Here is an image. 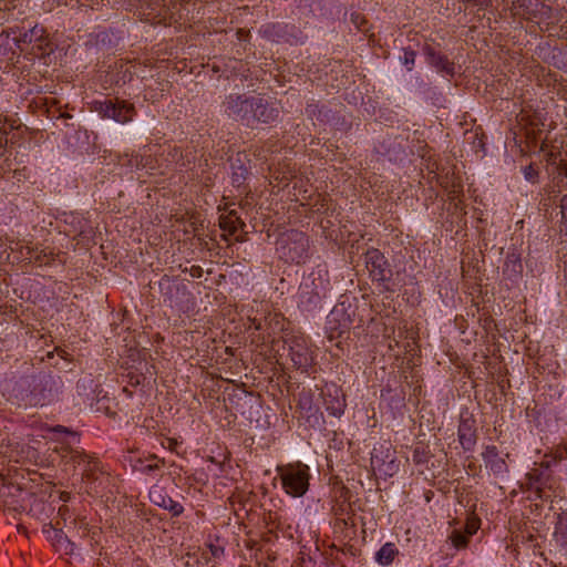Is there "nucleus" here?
Listing matches in <instances>:
<instances>
[{"mask_svg": "<svg viewBox=\"0 0 567 567\" xmlns=\"http://www.w3.org/2000/svg\"><path fill=\"white\" fill-rule=\"evenodd\" d=\"M63 382L60 377L40 373L11 377L0 383L2 395L19 408L44 406L60 399Z\"/></svg>", "mask_w": 567, "mask_h": 567, "instance_id": "f257e3e1", "label": "nucleus"}, {"mask_svg": "<svg viewBox=\"0 0 567 567\" xmlns=\"http://www.w3.org/2000/svg\"><path fill=\"white\" fill-rule=\"evenodd\" d=\"M277 476L286 494L291 497H301L309 488V467L300 462L277 466Z\"/></svg>", "mask_w": 567, "mask_h": 567, "instance_id": "f03ea898", "label": "nucleus"}, {"mask_svg": "<svg viewBox=\"0 0 567 567\" xmlns=\"http://www.w3.org/2000/svg\"><path fill=\"white\" fill-rule=\"evenodd\" d=\"M277 252L287 262L302 264L309 257V239L299 230H289L277 241Z\"/></svg>", "mask_w": 567, "mask_h": 567, "instance_id": "7ed1b4c3", "label": "nucleus"}, {"mask_svg": "<svg viewBox=\"0 0 567 567\" xmlns=\"http://www.w3.org/2000/svg\"><path fill=\"white\" fill-rule=\"evenodd\" d=\"M285 344L288 347L292 365L301 372H308L316 360L309 339L302 333H293L287 336Z\"/></svg>", "mask_w": 567, "mask_h": 567, "instance_id": "20e7f679", "label": "nucleus"}, {"mask_svg": "<svg viewBox=\"0 0 567 567\" xmlns=\"http://www.w3.org/2000/svg\"><path fill=\"white\" fill-rule=\"evenodd\" d=\"M256 95L248 94H229L223 102L224 113L236 122L243 125L250 126L252 118V109L255 105Z\"/></svg>", "mask_w": 567, "mask_h": 567, "instance_id": "39448f33", "label": "nucleus"}, {"mask_svg": "<svg viewBox=\"0 0 567 567\" xmlns=\"http://www.w3.org/2000/svg\"><path fill=\"white\" fill-rule=\"evenodd\" d=\"M92 106L102 118H111L120 124L131 122L135 115L134 105L120 99L94 101Z\"/></svg>", "mask_w": 567, "mask_h": 567, "instance_id": "423d86ee", "label": "nucleus"}, {"mask_svg": "<svg viewBox=\"0 0 567 567\" xmlns=\"http://www.w3.org/2000/svg\"><path fill=\"white\" fill-rule=\"evenodd\" d=\"M329 282L321 276L313 277L311 282L306 280L300 286V302L306 309H312L326 298Z\"/></svg>", "mask_w": 567, "mask_h": 567, "instance_id": "0eeeda50", "label": "nucleus"}, {"mask_svg": "<svg viewBox=\"0 0 567 567\" xmlns=\"http://www.w3.org/2000/svg\"><path fill=\"white\" fill-rule=\"evenodd\" d=\"M279 114L280 107L276 101L256 95L249 127H254L259 123L270 124L279 117Z\"/></svg>", "mask_w": 567, "mask_h": 567, "instance_id": "6e6552de", "label": "nucleus"}, {"mask_svg": "<svg viewBox=\"0 0 567 567\" xmlns=\"http://www.w3.org/2000/svg\"><path fill=\"white\" fill-rule=\"evenodd\" d=\"M27 496H31L27 491H23L19 485L8 482L0 475V498L4 505L18 511L24 508V501Z\"/></svg>", "mask_w": 567, "mask_h": 567, "instance_id": "1a4fd4ad", "label": "nucleus"}, {"mask_svg": "<svg viewBox=\"0 0 567 567\" xmlns=\"http://www.w3.org/2000/svg\"><path fill=\"white\" fill-rule=\"evenodd\" d=\"M51 432L56 435L55 441L56 444L52 449V451L61 457L63 462L66 460L70 454V451H74V445L80 443V437L76 433L71 432L64 426L58 425L51 430Z\"/></svg>", "mask_w": 567, "mask_h": 567, "instance_id": "9d476101", "label": "nucleus"}, {"mask_svg": "<svg viewBox=\"0 0 567 567\" xmlns=\"http://www.w3.org/2000/svg\"><path fill=\"white\" fill-rule=\"evenodd\" d=\"M367 269L373 280L386 281L391 276L388 261L378 249L368 250L364 257Z\"/></svg>", "mask_w": 567, "mask_h": 567, "instance_id": "9b49d317", "label": "nucleus"}, {"mask_svg": "<svg viewBox=\"0 0 567 567\" xmlns=\"http://www.w3.org/2000/svg\"><path fill=\"white\" fill-rule=\"evenodd\" d=\"M150 499L156 506L167 509L173 516H179L184 511V507L181 503L172 499L158 486H154L151 488Z\"/></svg>", "mask_w": 567, "mask_h": 567, "instance_id": "f8f14e48", "label": "nucleus"}, {"mask_svg": "<svg viewBox=\"0 0 567 567\" xmlns=\"http://www.w3.org/2000/svg\"><path fill=\"white\" fill-rule=\"evenodd\" d=\"M482 457L485 466L495 475H502L507 472V464L499 455L498 449L495 445H487L482 453Z\"/></svg>", "mask_w": 567, "mask_h": 567, "instance_id": "ddd939ff", "label": "nucleus"}, {"mask_svg": "<svg viewBox=\"0 0 567 567\" xmlns=\"http://www.w3.org/2000/svg\"><path fill=\"white\" fill-rule=\"evenodd\" d=\"M45 30L41 25H34L33 28L19 32L13 37L14 43L20 47L21 43H38L39 49H43L47 45Z\"/></svg>", "mask_w": 567, "mask_h": 567, "instance_id": "4468645a", "label": "nucleus"}, {"mask_svg": "<svg viewBox=\"0 0 567 567\" xmlns=\"http://www.w3.org/2000/svg\"><path fill=\"white\" fill-rule=\"evenodd\" d=\"M474 421L472 420H462L458 425V441L462 447L466 451L473 449L476 442L475 430L473 427Z\"/></svg>", "mask_w": 567, "mask_h": 567, "instance_id": "2eb2a0df", "label": "nucleus"}, {"mask_svg": "<svg viewBox=\"0 0 567 567\" xmlns=\"http://www.w3.org/2000/svg\"><path fill=\"white\" fill-rule=\"evenodd\" d=\"M102 475L103 472L101 470L100 462L95 458L89 457L83 463L82 478L87 483L94 484Z\"/></svg>", "mask_w": 567, "mask_h": 567, "instance_id": "dca6fc26", "label": "nucleus"}, {"mask_svg": "<svg viewBox=\"0 0 567 567\" xmlns=\"http://www.w3.org/2000/svg\"><path fill=\"white\" fill-rule=\"evenodd\" d=\"M245 224L234 210L219 217V227L223 230L228 231L230 235H234L239 228H243Z\"/></svg>", "mask_w": 567, "mask_h": 567, "instance_id": "f3484780", "label": "nucleus"}, {"mask_svg": "<svg viewBox=\"0 0 567 567\" xmlns=\"http://www.w3.org/2000/svg\"><path fill=\"white\" fill-rule=\"evenodd\" d=\"M398 548L393 543H385L377 551L375 560L382 566H388L394 560V557L398 555Z\"/></svg>", "mask_w": 567, "mask_h": 567, "instance_id": "a211bd4d", "label": "nucleus"}, {"mask_svg": "<svg viewBox=\"0 0 567 567\" xmlns=\"http://www.w3.org/2000/svg\"><path fill=\"white\" fill-rule=\"evenodd\" d=\"M554 536L561 546H567V516H560L556 523Z\"/></svg>", "mask_w": 567, "mask_h": 567, "instance_id": "6ab92c4d", "label": "nucleus"}, {"mask_svg": "<svg viewBox=\"0 0 567 567\" xmlns=\"http://www.w3.org/2000/svg\"><path fill=\"white\" fill-rule=\"evenodd\" d=\"M567 455V444H558L556 447H554L549 454H546V457H549L548 461H546V467H549L553 463H558L563 460H565Z\"/></svg>", "mask_w": 567, "mask_h": 567, "instance_id": "aec40b11", "label": "nucleus"}, {"mask_svg": "<svg viewBox=\"0 0 567 567\" xmlns=\"http://www.w3.org/2000/svg\"><path fill=\"white\" fill-rule=\"evenodd\" d=\"M468 538L470 537L465 533L460 530H453L450 536V539L456 549L465 548L467 546Z\"/></svg>", "mask_w": 567, "mask_h": 567, "instance_id": "412c9836", "label": "nucleus"}, {"mask_svg": "<svg viewBox=\"0 0 567 567\" xmlns=\"http://www.w3.org/2000/svg\"><path fill=\"white\" fill-rule=\"evenodd\" d=\"M70 456L64 460L65 464L72 463L78 465H83V463L90 457L83 451L75 449L74 451L69 452Z\"/></svg>", "mask_w": 567, "mask_h": 567, "instance_id": "4be33fe9", "label": "nucleus"}, {"mask_svg": "<svg viewBox=\"0 0 567 567\" xmlns=\"http://www.w3.org/2000/svg\"><path fill=\"white\" fill-rule=\"evenodd\" d=\"M208 551H209V556H208V553H204V557L206 560H210L212 558L218 559L219 557L223 556L224 548L218 545L209 544Z\"/></svg>", "mask_w": 567, "mask_h": 567, "instance_id": "5701e85b", "label": "nucleus"}, {"mask_svg": "<svg viewBox=\"0 0 567 567\" xmlns=\"http://www.w3.org/2000/svg\"><path fill=\"white\" fill-rule=\"evenodd\" d=\"M415 56L416 54L413 50H404L403 55L400 56L402 63L406 66L409 71L412 70L414 65Z\"/></svg>", "mask_w": 567, "mask_h": 567, "instance_id": "b1692460", "label": "nucleus"}, {"mask_svg": "<svg viewBox=\"0 0 567 567\" xmlns=\"http://www.w3.org/2000/svg\"><path fill=\"white\" fill-rule=\"evenodd\" d=\"M151 460L153 461L152 463H147V464L141 463L140 470L143 473L148 474V473L156 471L161 467V462L157 460V457L155 455H153L151 457Z\"/></svg>", "mask_w": 567, "mask_h": 567, "instance_id": "393cba45", "label": "nucleus"}, {"mask_svg": "<svg viewBox=\"0 0 567 567\" xmlns=\"http://www.w3.org/2000/svg\"><path fill=\"white\" fill-rule=\"evenodd\" d=\"M509 265L513 266V270L515 272H518L522 269V265H520L519 258L516 255H514V254L513 255H508L506 257L505 266L509 267Z\"/></svg>", "mask_w": 567, "mask_h": 567, "instance_id": "a878e982", "label": "nucleus"}, {"mask_svg": "<svg viewBox=\"0 0 567 567\" xmlns=\"http://www.w3.org/2000/svg\"><path fill=\"white\" fill-rule=\"evenodd\" d=\"M523 173H524L525 178L528 182H532V183L536 182L538 173H537V171L532 165H528V166L524 167Z\"/></svg>", "mask_w": 567, "mask_h": 567, "instance_id": "bb28decb", "label": "nucleus"}, {"mask_svg": "<svg viewBox=\"0 0 567 567\" xmlns=\"http://www.w3.org/2000/svg\"><path fill=\"white\" fill-rule=\"evenodd\" d=\"M71 218L73 220L78 219L79 226H78V228L74 229L75 234L83 235V234L87 233L89 229H87V221L86 220H82L78 216H74V215H72Z\"/></svg>", "mask_w": 567, "mask_h": 567, "instance_id": "cd10ccee", "label": "nucleus"}, {"mask_svg": "<svg viewBox=\"0 0 567 567\" xmlns=\"http://www.w3.org/2000/svg\"><path fill=\"white\" fill-rule=\"evenodd\" d=\"M478 529V523L475 519L468 520L465 528V534L471 537Z\"/></svg>", "mask_w": 567, "mask_h": 567, "instance_id": "c85d7f7f", "label": "nucleus"}, {"mask_svg": "<svg viewBox=\"0 0 567 567\" xmlns=\"http://www.w3.org/2000/svg\"><path fill=\"white\" fill-rule=\"evenodd\" d=\"M328 411H330V414L333 416H341L343 413V408L340 403H338V406H328Z\"/></svg>", "mask_w": 567, "mask_h": 567, "instance_id": "c756f323", "label": "nucleus"}, {"mask_svg": "<svg viewBox=\"0 0 567 567\" xmlns=\"http://www.w3.org/2000/svg\"><path fill=\"white\" fill-rule=\"evenodd\" d=\"M245 173H246L245 169H241L240 173H234L233 183L239 186L243 183V181L245 179Z\"/></svg>", "mask_w": 567, "mask_h": 567, "instance_id": "7c9ffc66", "label": "nucleus"}, {"mask_svg": "<svg viewBox=\"0 0 567 567\" xmlns=\"http://www.w3.org/2000/svg\"><path fill=\"white\" fill-rule=\"evenodd\" d=\"M202 268L200 267H193L190 269V276L194 277V278H199L202 276Z\"/></svg>", "mask_w": 567, "mask_h": 567, "instance_id": "2f4dec72", "label": "nucleus"}, {"mask_svg": "<svg viewBox=\"0 0 567 567\" xmlns=\"http://www.w3.org/2000/svg\"><path fill=\"white\" fill-rule=\"evenodd\" d=\"M550 8L545 6V4H542V9H540V12H542V16L546 17V18H550Z\"/></svg>", "mask_w": 567, "mask_h": 567, "instance_id": "473e14b6", "label": "nucleus"}, {"mask_svg": "<svg viewBox=\"0 0 567 567\" xmlns=\"http://www.w3.org/2000/svg\"><path fill=\"white\" fill-rule=\"evenodd\" d=\"M436 64L442 68V69H446L445 64H447V61L445 59H443L442 56H439L437 58V61H436Z\"/></svg>", "mask_w": 567, "mask_h": 567, "instance_id": "72a5a7b5", "label": "nucleus"}, {"mask_svg": "<svg viewBox=\"0 0 567 567\" xmlns=\"http://www.w3.org/2000/svg\"><path fill=\"white\" fill-rule=\"evenodd\" d=\"M25 249H27V256H29L28 258H31L32 249L29 246H27Z\"/></svg>", "mask_w": 567, "mask_h": 567, "instance_id": "f704fd0d", "label": "nucleus"}, {"mask_svg": "<svg viewBox=\"0 0 567 567\" xmlns=\"http://www.w3.org/2000/svg\"><path fill=\"white\" fill-rule=\"evenodd\" d=\"M565 278L567 280V266L565 267Z\"/></svg>", "mask_w": 567, "mask_h": 567, "instance_id": "c9c22d12", "label": "nucleus"}]
</instances>
